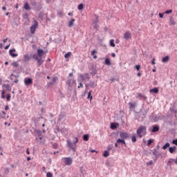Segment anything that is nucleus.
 Wrapping results in <instances>:
<instances>
[{
  "mask_svg": "<svg viewBox=\"0 0 177 177\" xmlns=\"http://www.w3.org/2000/svg\"><path fill=\"white\" fill-rule=\"evenodd\" d=\"M67 148L68 151H72L73 154L77 151V143L78 142V138H75V141L73 143L70 140H67Z\"/></svg>",
  "mask_w": 177,
  "mask_h": 177,
  "instance_id": "obj_1",
  "label": "nucleus"
},
{
  "mask_svg": "<svg viewBox=\"0 0 177 177\" xmlns=\"http://www.w3.org/2000/svg\"><path fill=\"white\" fill-rule=\"evenodd\" d=\"M147 127L146 126H140L139 128L137 129V135L139 138H142L143 136H142V133L145 136L146 135Z\"/></svg>",
  "mask_w": 177,
  "mask_h": 177,
  "instance_id": "obj_2",
  "label": "nucleus"
},
{
  "mask_svg": "<svg viewBox=\"0 0 177 177\" xmlns=\"http://www.w3.org/2000/svg\"><path fill=\"white\" fill-rule=\"evenodd\" d=\"M89 70L91 71L90 72L91 75H92L93 77H95V75L97 74V70H99V68H97L96 65H91V66H89Z\"/></svg>",
  "mask_w": 177,
  "mask_h": 177,
  "instance_id": "obj_3",
  "label": "nucleus"
},
{
  "mask_svg": "<svg viewBox=\"0 0 177 177\" xmlns=\"http://www.w3.org/2000/svg\"><path fill=\"white\" fill-rule=\"evenodd\" d=\"M119 136L120 139H123L124 140L127 139H129V138H131V136H129V133L127 132H122V131L120 133Z\"/></svg>",
  "mask_w": 177,
  "mask_h": 177,
  "instance_id": "obj_4",
  "label": "nucleus"
},
{
  "mask_svg": "<svg viewBox=\"0 0 177 177\" xmlns=\"http://www.w3.org/2000/svg\"><path fill=\"white\" fill-rule=\"evenodd\" d=\"M118 145H124V146L127 147V142L124 139H122V138L118 139L116 142L115 143V147H118Z\"/></svg>",
  "mask_w": 177,
  "mask_h": 177,
  "instance_id": "obj_5",
  "label": "nucleus"
},
{
  "mask_svg": "<svg viewBox=\"0 0 177 177\" xmlns=\"http://www.w3.org/2000/svg\"><path fill=\"white\" fill-rule=\"evenodd\" d=\"M38 27V21H35V23L30 26V32L31 34L35 33V30Z\"/></svg>",
  "mask_w": 177,
  "mask_h": 177,
  "instance_id": "obj_6",
  "label": "nucleus"
},
{
  "mask_svg": "<svg viewBox=\"0 0 177 177\" xmlns=\"http://www.w3.org/2000/svg\"><path fill=\"white\" fill-rule=\"evenodd\" d=\"M66 117H67L66 112H60V113L58 116V120L59 121H66Z\"/></svg>",
  "mask_w": 177,
  "mask_h": 177,
  "instance_id": "obj_7",
  "label": "nucleus"
},
{
  "mask_svg": "<svg viewBox=\"0 0 177 177\" xmlns=\"http://www.w3.org/2000/svg\"><path fill=\"white\" fill-rule=\"evenodd\" d=\"M24 84L26 86H28V85H32V79L31 77H26L24 79Z\"/></svg>",
  "mask_w": 177,
  "mask_h": 177,
  "instance_id": "obj_8",
  "label": "nucleus"
},
{
  "mask_svg": "<svg viewBox=\"0 0 177 177\" xmlns=\"http://www.w3.org/2000/svg\"><path fill=\"white\" fill-rule=\"evenodd\" d=\"M31 60V57L28 54H26L24 55V58L22 59L23 63H27V62H30Z\"/></svg>",
  "mask_w": 177,
  "mask_h": 177,
  "instance_id": "obj_9",
  "label": "nucleus"
},
{
  "mask_svg": "<svg viewBox=\"0 0 177 177\" xmlns=\"http://www.w3.org/2000/svg\"><path fill=\"white\" fill-rule=\"evenodd\" d=\"M33 9L35 10V12H39L40 10H42V4H41V3H37Z\"/></svg>",
  "mask_w": 177,
  "mask_h": 177,
  "instance_id": "obj_10",
  "label": "nucleus"
},
{
  "mask_svg": "<svg viewBox=\"0 0 177 177\" xmlns=\"http://www.w3.org/2000/svg\"><path fill=\"white\" fill-rule=\"evenodd\" d=\"M75 83V81L73 79L68 78L66 80V84L68 86H73V84Z\"/></svg>",
  "mask_w": 177,
  "mask_h": 177,
  "instance_id": "obj_11",
  "label": "nucleus"
},
{
  "mask_svg": "<svg viewBox=\"0 0 177 177\" xmlns=\"http://www.w3.org/2000/svg\"><path fill=\"white\" fill-rule=\"evenodd\" d=\"M65 164H66V165H71V164H73V159H71V158H70V157L66 158H65Z\"/></svg>",
  "mask_w": 177,
  "mask_h": 177,
  "instance_id": "obj_12",
  "label": "nucleus"
},
{
  "mask_svg": "<svg viewBox=\"0 0 177 177\" xmlns=\"http://www.w3.org/2000/svg\"><path fill=\"white\" fill-rule=\"evenodd\" d=\"M13 52H16V49L12 48L9 50V54L12 57H17V53H13Z\"/></svg>",
  "mask_w": 177,
  "mask_h": 177,
  "instance_id": "obj_13",
  "label": "nucleus"
},
{
  "mask_svg": "<svg viewBox=\"0 0 177 177\" xmlns=\"http://www.w3.org/2000/svg\"><path fill=\"white\" fill-rule=\"evenodd\" d=\"M44 55H45V51H44V50L41 48L37 49V55L39 56V57H42V56Z\"/></svg>",
  "mask_w": 177,
  "mask_h": 177,
  "instance_id": "obj_14",
  "label": "nucleus"
},
{
  "mask_svg": "<svg viewBox=\"0 0 177 177\" xmlns=\"http://www.w3.org/2000/svg\"><path fill=\"white\" fill-rule=\"evenodd\" d=\"M36 62H37V65H38V66H42V64H44V60L42 59V57H39L37 58V59L36 60Z\"/></svg>",
  "mask_w": 177,
  "mask_h": 177,
  "instance_id": "obj_15",
  "label": "nucleus"
},
{
  "mask_svg": "<svg viewBox=\"0 0 177 177\" xmlns=\"http://www.w3.org/2000/svg\"><path fill=\"white\" fill-rule=\"evenodd\" d=\"M132 38V36L131 35V32H126L124 35V39H131Z\"/></svg>",
  "mask_w": 177,
  "mask_h": 177,
  "instance_id": "obj_16",
  "label": "nucleus"
},
{
  "mask_svg": "<svg viewBox=\"0 0 177 177\" xmlns=\"http://www.w3.org/2000/svg\"><path fill=\"white\" fill-rule=\"evenodd\" d=\"M158 131H160V126H158V124L153 126L151 129V132H153V133L156 132H158Z\"/></svg>",
  "mask_w": 177,
  "mask_h": 177,
  "instance_id": "obj_17",
  "label": "nucleus"
},
{
  "mask_svg": "<svg viewBox=\"0 0 177 177\" xmlns=\"http://www.w3.org/2000/svg\"><path fill=\"white\" fill-rule=\"evenodd\" d=\"M169 153H171V154H174V153H175V151H176V146L170 147L169 148Z\"/></svg>",
  "mask_w": 177,
  "mask_h": 177,
  "instance_id": "obj_18",
  "label": "nucleus"
},
{
  "mask_svg": "<svg viewBox=\"0 0 177 177\" xmlns=\"http://www.w3.org/2000/svg\"><path fill=\"white\" fill-rule=\"evenodd\" d=\"M81 78H82V80H83V81L89 80V75L88 73L81 75Z\"/></svg>",
  "mask_w": 177,
  "mask_h": 177,
  "instance_id": "obj_19",
  "label": "nucleus"
},
{
  "mask_svg": "<svg viewBox=\"0 0 177 177\" xmlns=\"http://www.w3.org/2000/svg\"><path fill=\"white\" fill-rule=\"evenodd\" d=\"M160 120H162V116H161V115H156L155 118H153L154 122H157L160 121Z\"/></svg>",
  "mask_w": 177,
  "mask_h": 177,
  "instance_id": "obj_20",
  "label": "nucleus"
},
{
  "mask_svg": "<svg viewBox=\"0 0 177 177\" xmlns=\"http://www.w3.org/2000/svg\"><path fill=\"white\" fill-rule=\"evenodd\" d=\"M136 104H138L136 102H134V103L129 102V105L130 110H133V109L136 107Z\"/></svg>",
  "mask_w": 177,
  "mask_h": 177,
  "instance_id": "obj_21",
  "label": "nucleus"
},
{
  "mask_svg": "<svg viewBox=\"0 0 177 177\" xmlns=\"http://www.w3.org/2000/svg\"><path fill=\"white\" fill-rule=\"evenodd\" d=\"M55 133H57L59 132L63 133V129H60V127L58 126H56L54 130Z\"/></svg>",
  "mask_w": 177,
  "mask_h": 177,
  "instance_id": "obj_22",
  "label": "nucleus"
},
{
  "mask_svg": "<svg viewBox=\"0 0 177 177\" xmlns=\"http://www.w3.org/2000/svg\"><path fill=\"white\" fill-rule=\"evenodd\" d=\"M24 8L25 10H31V7H30V4L27 2L24 3Z\"/></svg>",
  "mask_w": 177,
  "mask_h": 177,
  "instance_id": "obj_23",
  "label": "nucleus"
},
{
  "mask_svg": "<svg viewBox=\"0 0 177 177\" xmlns=\"http://www.w3.org/2000/svg\"><path fill=\"white\" fill-rule=\"evenodd\" d=\"M118 127V123H111L110 128L111 129H117Z\"/></svg>",
  "mask_w": 177,
  "mask_h": 177,
  "instance_id": "obj_24",
  "label": "nucleus"
},
{
  "mask_svg": "<svg viewBox=\"0 0 177 177\" xmlns=\"http://www.w3.org/2000/svg\"><path fill=\"white\" fill-rule=\"evenodd\" d=\"M90 88H96L97 86V84H96L95 82L90 81L89 82Z\"/></svg>",
  "mask_w": 177,
  "mask_h": 177,
  "instance_id": "obj_25",
  "label": "nucleus"
},
{
  "mask_svg": "<svg viewBox=\"0 0 177 177\" xmlns=\"http://www.w3.org/2000/svg\"><path fill=\"white\" fill-rule=\"evenodd\" d=\"M153 155L155 156L156 158H158V156H160V152H158L157 149H154L153 151Z\"/></svg>",
  "mask_w": 177,
  "mask_h": 177,
  "instance_id": "obj_26",
  "label": "nucleus"
},
{
  "mask_svg": "<svg viewBox=\"0 0 177 177\" xmlns=\"http://www.w3.org/2000/svg\"><path fill=\"white\" fill-rule=\"evenodd\" d=\"M149 92H150V93H158V92H159V90H158V88H157V87H155V88H152V89H151L150 91H149Z\"/></svg>",
  "mask_w": 177,
  "mask_h": 177,
  "instance_id": "obj_27",
  "label": "nucleus"
},
{
  "mask_svg": "<svg viewBox=\"0 0 177 177\" xmlns=\"http://www.w3.org/2000/svg\"><path fill=\"white\" fill-rule=\"evenodd\" d=\"M4 88H6V91L8 92H12V87L9 84H3Z\"/></svg>",
  "mask_w": 177,
  "mask_h": 177,
  "instance_id": "obj_28",
  "label": "nucleus"
},
{
  "mask_svg": "<svg viewBox=\"0 0 177 177\" xmlns=\"http://www.w3.org/2000/svg\"><path fill=\"white\" fill-rule=\"evenodd\" d=\"M105 64L106 66H111V60L110 59V58L105 59Z\"/></svg>",
  "mask_w": 177,
  "mask_h": 177,
  "instance_id": "obj_29",
  "label": "nucleus"
},
{
  "mask_svg": "<svg viewBox=\"0 0 177 177\" xmlns=\"http://www.w3.org/2000/svg\"><path fill=\"white\" fill-rule=\"evenodd\" d=\"M162 63H167V62H169V56L167 55L166 57H163L162 59Z\"/></svg>",
  "mask_w": 177,
  "mask_h": 177,
  "instance_id": "obj_30",
  "label": "nucleus"
},
{
  "mask_svg": "<svg viewBox=\"0 0 177 177\" xmlns=\"http://www.w3.org/2000/svg\"><path fill=\"white\" fill-rule=\"evenodd\" d=\"M74 21H75V19L74 18H72L68 24V27L71 28L74 26Z\"/></svg>",
  "mask_w": 177,
  "mask_h": 177,
  "instance_id": "obj_31",
  "label": "nucleus"
},
{
  "mask_svg": "<svg viewBox=\"0 0 177 177\" xmlns=\"http://www.w3.org/2000/svg\"><path fill=\"white\" fill-rule=\"evenodd\" d=\"M83 140H84V142H88V140H89V134L83 135Z\"/></svg>",
  "mask_w": 177,
  "mask_h": 177,
  "instance_id": "obj_32",
  "label": "nucleus"
},
{
  "mask_svg": "<svg viewBox=\"0 0 177 177\" xmlns=\"http://www.w3.org/2000/svg\"><path fill=\"white\" fill-rule=\"evenodd\" d=\"M169 146H171V144H169V142H167V143L165 144V145H163V147H162V149L163 150H167V149H168V147H169V148L170 147Z\"/></svg>",
  "mask_w": 177,
  "mask_h": 177,
  "instance_id": "obj_33",
  "label": "nucleus"
},
{
  "mask_svg": "<svg viewBox=\"0 0 177 177\" xmlns=\"http://www.w3.org/2000/svg\"><path fill=\"white\" fill-rule=\"evenodd\" d=\"M98 23V19H97V17L95 19V24L93 26L94 28H95V30H98L99 28V26L97 24Z\"/></svg>",
  "mask_w": 177,
  "mask_h": 177,
  "instance_id": "obj_34",
  "label": "nucleus"
},
{
  "mask_svg": "<svg viewBox=\"0 0 177 177\" xmlns=\"http://www.w3.org/2000/svg\"><path fill=\"white\" fill-rule=\"evenodd\" d=\"M109 156H110V152L107 150L104 151L103 153V157L107 158Z\"/></svg>",
  "mask_w": 177,
  "mask_h": 177,
  "instance_id": "obj_35",
  "label": "nucleus"
},
{
  "mask_svg": "<svg viewBox=\"0 0 177 177\" xmlns=\"http://www.w3.org/2000/svg\"><path fill=\"white\" fill-rule=\"evenodd\" d=\"M87 99H90V100H92V99H93V97L92 96V91H90L88 92Z\"/></svg>",
  "mask_w": 177,
  "mask_h": 177,
  "instance_id": "obj_36",
  "label": "nucleus"
},
{
  "mask_svg": "<svg viewBox=\"0 0 177 177\" xmlns=\"http://www.w3.org/2000/svg\"><path fill=\"white\" fill-rule=\"evenodd\" d=\"M169 110L171 113H174V114H177V109H175V106L170 108Z\"/></svg>",
  "mask_w": 177,
  "mask_h": 177,
  "instance_id": "obj_37",
  "label": "nucleus"
},
{
  "mask_svg": "<svg viewBox=\"0 0 177 177\" xmlns=\"http://www.w3.org/2000/svg\"><path fill=\"white\" fill-rule=\"evenodd\" d=\"M170 26H175V24H176V23L175 22V21L174 20V18L170 17Z\"/></svg>",
  "mask_w": 177,
  "mask_h": 177,
  "instance_id": "obj_38",
  "label": "nucleus"
},
{
  "mask_svg": "<svg viewBox=\"0 0 177 177\" xmlns=\"http://www.w3.org/2000/svg\"><path fill=\"white\" fill-rule=\"evenodd\" d=\"M136 140H137V139H136V135L134 134V135H133V136H131V142H132L133 143H135V142H136Z\"/></svg>",
  "mask_w": 177,
  "mask_h": 177,
  "instance_id": "obj_39",
  "label": "nucleus"
},
{
  "mask_svg": "<svg viewBox=\"0 0 177 177\" xmlns=\"http://www.w3.org/2000/svg\"><path fill=\"white\" fill-rule=\"evenodd\" d=\"M110 46H111L112 48H115V44H114V39H111L110 40Z\"/></svg>",
  "mask_w": 177,
  "mask_h": 177,
  "instance_id": "obj_40",
  "label": "nucleus"
},
{
  "mask_svg": "<svg viewBox=\"0 0 177 177\" xmlns=\"http://www.w3.org/2000/svg\"><path fill=\"white\" fill-rule=\"evenodd\" d=\"M31 57L32 58V59H34V60H38V58L39 57V56L38 55H37V54H34V55H32V56H31Z\"/></svg>",
  "mask_w": 177,
  "mask_h": 177,
  "instance_id": "obj_41",
  "label": "nucleus"
},
{
  "mask_svg": "<svg viewBox=\"0 0 177 177\" xmlns=\"http://www.w3.org/2000/svg\"><path fill=\"white\" fill-rule=\"evenodd\" d=\"M35 132H36L37 136H42V131H41L37 129L35 131Z\"/></svg>",
  "mask_w": 177,
  "mask_h": 177,
  "instance_id": "obj_42",
  "label": "nucleus"
},
{
  "mask_svg": "<svg viewBox=\"0 0 177 177\" xmlns=\"http://www.w3.org/2000/svg\"><path fill=\"white\" fill-rule=\"evenodd\" d=\"M13 77H15V78L16 79V80H17V78H19V75H13V74H12L10 76V80H13Z\"/></svg>",
  "mask_w": 177,
  "mask_h": 177,
  "instance_id": "obj_43",
  "label": "nucleus"
},
{
  "mask_svg": "<svg viewBox=\"0 0 177 177\" xmlns=\"http://www.w3.org/2000/svg\"><path fill=\"white\" fill-rule=\"evenodd\" d=\"M77 8H78V10H82V9H84V4L82 3L79 4Z\"/></svg>",
  "mask_w": 177,
  "mask_h": 177,
  "instance_id": "obj_44",
  "label": "nucleus"
},
{
  "mask_svg": "<svg viewBox=\"0 0 177 177\" xmlns=\"http://www.w3.org/2000/svg\"><path fill=\"white\" fill-rule=\"evenodd\" d=\"M56 82V77H53V80L49 82L50 85H53Z\"/></svg>",
  "mask_w": 177,
  "mask_h": 177,
  "instance_id": "obj_45",
  "label": "nucleus"
},
{
  "mask_svg": "<svg viewBox=\"0 0 177 177\" xmlns=\"http://www.w3.org/2000/svg\"><path fill=\"white\" fill-rule=\"evenodd\" d=\"M154 142V140L153 139H149L148 141H147V146H150V145H151V143H153Z\"/></svg>",
  "mask_w": 177,
  "mask_h": 177,
  "instance_id": "obj_46",
  "label": "nucleus"
},
{
  "mask_svg": "<svg viewBox=\"0 0 177 177\" xmlns=\"http://www.w3.org/2000/svg\"><path fill=\"white\" fill-rule=\"evenodd\" d=\"M71 56V52H68L64 55L65 59H67L68 57H70Z\"/></svg>",
  "mask_w": 177,
  "mask_h": 177,
  "instance_id": "obj_47",
  "label": "nucleus"
},
{
  "mask_svg": "<svg viewBox=\"0 0 177 177\" xmlns=\"http://www.w3.org/2000/svg\"><path fill=\"white\" fill-rule=\"evenodd\" d=\"M10 97H12V96L10 95V93H8L6 96L7 102H10Z\"/></svg>",
  "mask_w": 177,
  "mask_h": 177,
  "instance_id": "obj_48",
  "label": "nucleus"
},
{
  "mask_svg": "<svg viewBox=\"0 0 177 177\" xmlns=\"http://www.w3.org/2000/svg\"><path fill=\"white\" fill-rule=\"evenodd\" d=\"M12 66H13V67H19V63L14 62L12 63Z\"/></svg>",
  "mask_w": 177,
  "mask_h": 177,
  "instance_id": "obj_49",
  "label": "nucleus"
},
{
  "mask_svg": "<svg viewBox=\"0 0 177 177\" xmlns=\"http://www.w3.org/2000/svg\"><path fill=\"white\" fill-rule=\"evenodd\" d=\"M5 93H6V92L5 90H3L1 92V99H5Z\"/></svg>",
  "mask_w": 177,
  "mask_h": 177,
  "instance_id": "obj_50",
  "label": "nucleus"
},
{
  "mask_svg": "<svg viewBox=\"0 0 177 177\" xmlns=\"http://www.w3.org/2000/svg\"><path fill=\"white\" fill-rule=\"evenodd\" d=\"M111 150H113V145H109L106 151H110Z\"/></svg>",
  "mask_w": 177,
  "mask_h": 177,
  "instance_id": "obj_51",
  "label": "nucleus"
},
{
  "mask_svg": "<svg viewBox=\"0 0 177 177\" xmlns=\"http://www.w3.org/2000/svg\"><path fill=\"white\" fill-rule=\"evenodd\" d=\"M57 147H59V145H57V143L55 142L53 144V149H57Z\"/></svg>",
  "mask_w": 177,
  "mask_h": 177,
  "instance_id": "obj_52",
  "label": "nucleus"
},
{
  "mask_svg": "<svg viewBox=\"0 0 177 177\" xmlns=\"http://www.w3.org/2000/svg\"><path fill=\"white\" fill-rule=\"evenodd\" d=\"M46 177H53V174L51 172H48L46 174Z\"/></svg>",
  "mask_w": 177,
  "mask_h": 177,
  "instance_id": "obj_53",
  "label": "nucleus"
},
{
  "mask_svg": "<svg viewBox=\"0 0 177 177\" xmlns=\"http://www.w3.org/2000/svg\"><path fill=\"white\" fill-rule=\"evenodd\" d=\"M142 96H143V95L142 93H138L136 98L139 99V97H142Z\"/></svg>",
  "mask_w": 177,
  "mask_h": 177,
  "instance_id": "obj_54",
  "label": "nucleus"
},
{
  "mask_svg": "<svg viewBox=\"0 0 177 177\" xmlns=\"http://www.w3.org/2000/svg\"><path fill=\"white\" fill-rule=\"evenodd\" d=\"M24 19H26L27 20V19H28V13H25L23 15Z\"/></svg>",
  "mask_w": 177,
  "mask_h": 177,
  "instance_id": "obj_55",
  "label": "nucleus"
},
{
  "mask_svg": "<svg viewBox=\"0 0 177 177\" xmlns=\"http://www.w3.org/2000/svg\"><path fill=\"white\" fill-rule=\"evenodd\" d=\"M166 15H169V13H172V10H167L165 12Z\"/></svg>",
  "mask_w": 177,
  "mask_h": 177,
  "instance_id": "obj_56",
  "label": "nucleus"
},
{
  "mask_svg": "<svg viewBox=\"0 0 177 177\" xmlns=\"http://www.w3.org/2000/svg\"><path fill=\"white\" fill-rule=\"evenodd\" d=\"M58 93H59V95H60V96H62V97H64V94H63V93L62 92V90H59Z\"/></svg>",
  "mask_w": 177,
  "mask_h": 177,
  "instance_id": "obj_57",
  "label": "nucleus"
},
{
  "mask_svg": "<svg viewBox=\"0 0 177 177\" xmlns=\"http://www.w3.org/2000/svg\"><path fill=\"white\" fill-rule=\"evenodd\" d=\"M37 3H37L35 1H32L31 5H32V6H33V8H35Z\"/></svg>",
  "mask_w": 177,
  "mask_h": 177,
  "instance_id": "obj_58",
  "label": "nucleus"
},
{
  "mask_svg": "<svg viewBox=\"0 0 177 177\" xmlns=\"http://www.w3.org/2000/svg\"><path fill=\"white\" fill-rule=\"evenodd\" d=\"M172 143L173 145H175V146H177V139L173 140Z\"/></svg>",
  "mask_w": 177,
  "mask_h": 177,
  "instance_id": "obj_59",
  "label": "nucleus"
},
{
  "mask_svg": "<svg viewBox=\"0 0 177 177\" xmlns=\"http://www.w3.org/2000/svg\"><path fill=\"white\" fill-rule=\"evenodd\" d=\"M135 67L137 71H139L140 70V65H136Z\"/></svg>",
  "mask_w": 177,
  "mask_h": 177,
  "instance_id": "obj_60",
  "label": "nucleus"
},
{
  "mask_svg": "<svg viewBox=\"0 0 177 177\" xmlns=\"http://www.w3.org/2000/svg\"><path fill=\"white\" fill-rule=\"evenodd\" d=\"M95 53H97V51L96 50H93L91 52L92 56H95Z\"/></svg>",
  "mask_w": 177,
  "mask_h": 177,
  "instance_id": "obj_61",
  "label": "nucleus"
},
{
  "mask_svg": "<svg viewBox=\"0 0 177 177\" xmlns=\"http://www.w3.org/2000/svg\"><path fill=\"white\" fill-rule=\"evenodd\" d=\"M159 17H160V19H162V17H164V13L160 12V13H159Z\"/></svg>",
  "mask_w": 177,
  "mask_h": 177,
  "instance_id": "obj_62",
  "label": "nucleus"
},
{
  "mask_svg": "<svg viewBox=\"0 0 177 177\" xmlns=\"http://www.w3.org/2000/svg\"><path fill=\"white\" fill-rule=\"evenodd\" d=\"M110 81L111 82H115V81H117V79L116 78H111V79H110Z\"/></svg>",
  "mask_w": 177,
  "mask_h": 177,
  "instance_id": "obj_63",
  "label": "nucleus"
},
{
  "mask_svg": "<svg viewBox=\"0 0 177 177\" xmlns=\"http://www.w3.org/2000/svg\"><path fill=\"white\" fill-rule=\"evenodd\" d=\"M147 165H153V160L149 161L147 163Z\"/></svg>",
  "mask_w": 177,
  "mask_h": 177,
  "instance_id": "obj_64",
  "label": "nucleus"
}]
</instances>
